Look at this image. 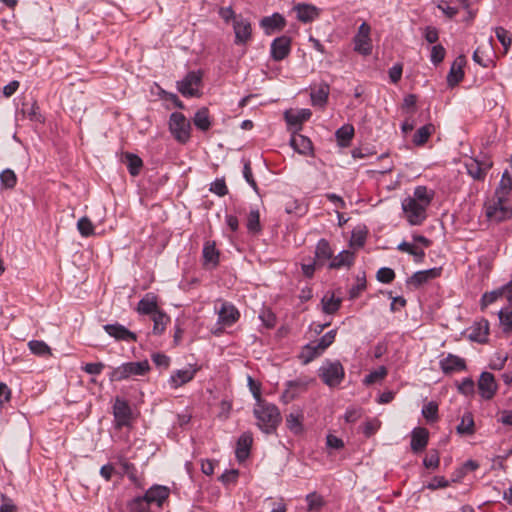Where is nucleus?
Masks as SVG:
<instances>
[{
    "label": "nucleus",
    "mask_w": 512,
    "mask_h": 512,
    "mask_svg": "<svg viewBox=\"0 0 512 512\" xmlns=\"http://www.w3.org/2000/svg\"><path fill=\"white\" fill-rule=\"evenodd\" d=\"M253 396L257 400L253 410L257 427L266 434L274 433L282 420L278 407L262 400L259 391Z\"/></svg>",
    "instance_id": "1"
},
{
    "label": "nucleus",
    "mask_w": 512,
    "mask_h": 512,
    "mask_svg": "<svg viewBox=\"0 0 512 512\" xmlns=\"http://www.w3.org/2000/svg\"><path fill=\"white\" fill-rule=\"evenodd\" d=\"M486 218L493 223H500L512 218V207L508 200L492 198L484 205Z\"/></svg>",
    "instance_id": "2"
},
{
    "label": "nucleus",
    "mask_w": 512,
    "mask_h": 512,
    "mask_svg": "<svg viewBox=\"0 0 512 512\" xmlns=\"http://www.w3.org/2000/svg\"><path fill=\"white\" fill-rule=\"evenodd\" d=\"M169 131L179 143L185 144L191 137V124L180 112H173L169 118Z\"/></svg>",
    "instance_id": "3"
},
{
    "label": "nucleus",
    "mask_w": 512,
    "mask_h": 512,
    "mask_svg": "<svg viewBox=\"0 0 512 512\" xmlns=\"http://www.w3.org/2000/svg\"><path fill=\"white\" fill-rule=\"evenodd\" d=\"M337 330L333 329L324 334L317 342L307 344L302 351L301 358L307 364L320 356L335 340Z\"/></svg>",
    "instance_id": "4"
},
{
    "label": "nucleus",
    "mask_w": 512,
    "mask_h": 512,
    "mask_svg": "<svg viewBox=\"0 0 512 512\" xmlns=\"http://www.w3.org/2000/svg\"><path fill=\"white\" fill-rule=\"evenodd\" d=\"M150 369L148 361L127 362L116 368L110 373L111 381H122L131 376H142Z\"/></svg>",
    "instance_id": "5"
},
{
    "label": "nucleus",
    "mask_w": 512,
    "mask_h": 512,
    "mask_svg": "<svg viewBox=\"0 0 512 512\" xmlns=\"http://www.w3.org/2000/svg\"><path fill=\"white\" fill-rule=\"evenodd\" d=\"M345 371L339 361H325L319 368V377L329 387L338 386L344 379Z\"/></svg>",
    "instance_id": "6"
},
{
    "label": "nucleus",
    "mask_w": 512,
    "mask_h": 512,
    "mask_svg": "<svg viewBox=\"0 0 512 512\" xmlns=\"http://www.w3.org/2000/svg\"><path fill=\"white\" fill-rule=\"evenodd\" d=\"M312 382L313 379L308 376H299L293 380L287 381L285 383V389L281 394V401L284 404L292 402L301 394L305 393Z\"/></svg>",
    "instance_id": "7"
},
{
    "label": "nucleus",
    "mask_w": 512,
    "mask_h": 512,
    "mask_svg": "<svg viewBox=\"0 0 512 512\" xmlns=\"http://www.w3.org/2000/svg\"><path fill=\"white\" fill-rule=\"evenodd\" d=\"M428 207L418 203L410 197L405 198L402 201V210L404 212L405 218L409 222L410 225L416 226L421 225L425 219L427 218V210Z\"/></svg>",
    "instance_id": "8"
},
{
    "label": "nucleus",
    "mask_w": 512,
    "mask_h": 512,
    "mask_svg": "<svg viewBox=\"0 0 512 512\" xmlns=\"http://www.w3.org/2000/svg\"><path fill=\"white\" fill-rule=\"evenodd\" d=\"M202 82V72L190 71L180 81L177 82V89L184 97L199 96V87Z\"/></svg>",
    "instance_id": "9"
},
{
    "label": "nucleus",
    "mask_w": 512,
    "mask_h": 512,
    "mask_svg": "<svg viewBox=\"0 0 512 512\" xmlns=\"http://www.w3.org/2000/svg\"><path fill=\"white\" fill-rule=\"evenodd\" d=\"M371 28L366 23L363 22L357 31V34L354 36V50L363 55L368 56L372 53V40L370 38Z\"/></svg>",
    "instance_id": "10"
},
{
    "label": "nucleus",
    "mask_w": 512,
    "mask_h": 512,
    "mask_svg": "<svg viewBox=\"0 0 512 512\" xmlns=\"http://www.w3.org/2000/svg\"><path fill=\"white\" fill-rule=\"evenodd\" d=\"M197 371L198 368L192 365H189L187 368L174 371L168 379V386L171 389H177L189 383L194 379Z\"/></svg>",
    "instance_id": "11"
},
{
    "label": "nucleus",
    "mask_w": 512,
    "mask_h": 512,
    "mask_svg": "<svg viewBox=\"0 0 512 512\" xmlns=\"http://www.w3.org/2000/svg\"><path fill=\"white\" fill-rule=\"evenodd\" d=\"M466 171L474 180L482 181L485 179L487 172L492 167V162L488 159L479 161L470 158L465 163Z\"/></svg>",
    "instance_id": "12"
},
{
    "label": "nucleus",
    "mask_w": 512,
    "mask_h": 512,
    "mask_svg": "<svg viewBox=\"0 0 512 512\" xmlns=\"http://www.w3.org/2000/svg\"><path fill=\"white\" fill-rule=\"evenodd\" d=\"M291 51V38L282 35L275 38L270 47V54L274 61H282L285 59Z\"/></svg>",
    "instance_id": "13"
},
{
    "label": "nucleus",
    "mask_w": 512,
    "mask_h": 512,
    "mask_svg": "<svg viewBox=\"0 0 512 512\" xmlns=\"http://www.w3.org/2000/svg\"><path fill=\"white\" fill-rule=\"evenodd\" d=\"M113 415L117 428L128 426L131 420V408L129 404L120 398H116L113 406Z\"/></svg>",
    "instance_id": "14"
},
{
    "label": "nucleus",
    "mask_w": 512,
    "mask_h": 512,
    "mask_svg": "<svg viewBox=\"0 0 512 512\" xmlns=\"http://www.w3.org/2000/svg\"><path fill=\"white\" fill-rule=\"evenodd\" d=\"M103 329L109 336L113 337L117 341H124L127 343L137 341L136 334L119 323L106 324L103 326Z\"/></svg>",
    "instance_id": "15"
},
{
    "label": "nucleus",
    "mask_w": 512,
    "mask_h": 512,
    "mask_svg": "<svg viewBox=\"0 0 512 512\" xmlns=\"http://www.w3.org/2000/svg\"><path fill=\"white\" fill-rule=\"evenodd\" d=\"M497 383L490 372H482L478 380V390L483 399L490 400L497 391Z\"/></svg>",
    "instance_id": "16"
},
{
    "label": "nucleus",
    "mask_w": 512,
    "mask_h": 512,
    "mask_svg": "<svg viewBox=\"0 0 512 512\" xmlns=\"http://www.w3.org/2000/svg\"><path fill=\"white\" fill-rule=\"evenodd\" d=\"M297 19L302 23H310L316 20L321 13V9L313 4L298 3L293 7Z\"/></svg>",
    "instance_id": "17"
},
{
    "label": "nucleus",
    "mask_w": 512,
    "mask_h": 512,
    "mask_svg": "<svg viewBox=\"0 0 512 512\" xmlns=\"http://www.w3.org/2000/svg\"><path fill=\"white\" fill-rule=\"evenodd\" d=\"M286 426L294 435H300L304 432V411L300 407H295L286 415Z\"/></svg>",
    "instance_id": "18"
},
{
    "label": "nucleus",
    "mask_w": 512,
    "mask_h": 512,
    "mask_svg": "<svg viewBox=\"0 0 512 512\" xmlns=\"http://www.w3.org/2000/svg\"><path fill=\"white\" fill-rule=\"evenodd\" d=\"M439 366L444 374L464 371L467 368L466 362L463 358L451 353L439 361Z\"/></svg>",
    "instance_id": "19"
},
{
    "label": "nucleus",
    "mask_w": 512,
    "mask_h": 512,
    "mask_svg": "<svg viewBox=\"0 0 512 512\" xmlns=\"http://www.w3.org/2000/svg\"><path fill=\"white\" fill-rule=\"evenodd\" d=\"M233 29L235 33V43L236 44H245L251 38L252 28L251 24L248 20L239 16V18H235L233 22Z\"/></svg>",
    "instance_id": "20"
},
{
    "label": "nucleus",
    "mask_w": 512,
    "mask_h": 512,
    "mask_svg": "<svg viewBox=\"0 0 512 512\" xmlns=\"http://www.w3.org/2000/svg\"><path fill=\"white\" fill-rule=\"evenodd\" d=\"M429 441V432L426 428L416 427L411 432V450L419 453L425 450Z\"/></svg>",
    "instance_id": "21"
},
{
    "label": "nucleus",
    "mask_w": 512,
    "mask_h": 512,
    "mask_svg": "<svg viewBox=\"0 0 512 512\" xmlns=\"http://www.w3.org/2000/svg\"><path fill=\"white\" fill-rule=\"evenodd\" d=\"M286 25L285 18L279 14L274 13L271 16H266L261 19L260 26L264 29L267 35L281 31Z\"/></svg>",
    "instance_id": "22"
},
{
    "label": "nucleus",
    "mask_w": 512,
    "mask_h": 512,
    "mask_svg": "<svg viewBox=\"0 0 512 512\" xmlns=\"http://www.w3.org/2000/svg\"><path fill=\"white\" fill-rule=\"evenodd\" d=\"M466 64L464 56L457 57L450 67V71L447 75V84L449 87L456 86L464 77L463 68Z\"/></svg>",
    "instance_id": "23"
},
{
    "label": "nucleus",
    "mask_w": 512,
    "mask_h": 512,
    "mask_svg": "<svg viewBox=\"0 0 512 512\" xmlns=\"http://www.w3.org/2000/svg\"><path fill=\"white\" fill-rule=\"evenodd\" d=\"M239 311L234 305L224 302L218 312V322L223 326H231L239 319Z\"/></svg>",
    "instance_id": "24"
},
{
    "label": "nucleus",
    "mask_w": 512,
    "mask_h": 512,
    "mask_svg": "<svg viewBox=\"0 0 512 512\" xmlns=\"http://www.w3.org/2000/svg\"><path fill=\"white\" fill-rule=\"evenodd\" d=\"M489 334V322L485 319L475 322L470 328L469 338L478 343H485Z\"/></svg>",
    "instance_id": "25"
},
{
    "label": "nucleus",
    "mask_w": 512,
    "mask_h": 512,
    "mask_svg": "<svg viewBox=\"0 0 512 512\" xmlns=\"http://www.w3.org/2000/svg\"><path fill=\"white\" fill-rule=\"evenodd\" d=\"M333 257V250L326 239H320L315 249V261L318 266H322L326 261L331 260Z\"/></svg>",
    "instance_id": "26"
},
{
    "label": "nucleus",
    "mask_w": 512,
    "mask_h": 512,
    "mask_svg": "<svg viewBox=\"0 0 512 512\" xmlns=\"http://www.w3.org/2000/svg\"><path fill=\"white\" fill-rule=\"evenodd\" d=\"M252 442L253 438L250 432H244L239 437L235 451L236 457L239 461H243L249 456Z\"/></svg>",
    "instance_id": "27"
},
{
    "label": "nucleus",
    "mask_w": 512,
    "mask_h": 512,
    "mask_svg": "<svg viewBox=\"0 0 512 512\" xmlns=\"http://www.w3.org/2000/svg\"><path fill=\"white\" fill-rule=\"evenodd\" d=\"M441 274V268H431L415 272L410 278V282L416 287L427 283L429 280L435 279Z\"/></svg>",
    "instance_id": "28"
},
{
    "label": "nucleus",
    "mask_w": 512,
    "mask_h": 512,
    "mask_svg": "<svg viewBox=\"0 0 512 512\" xmlns=\"http://www.w3.org/2000/svg\"><path fill=\"white\" fill-rule=\"evenodd\" d=\"M168 496L169 490L164 486H153L145 493V497L149 504L155 503L158 506H161Z\"/></svg>",
    "instance_id": "29"
},
{
    "label": "nucleus",
    "mask_w": 512,
    "mask_h": 512,
    "mask_svg": "<svg viewBox=\"0 0 512 512\" xmlns=\"http://www.w3.org/2000/svg\"><path fill=\"white\" fill-rule=\"evenodd\" d=\"M137 311L140 314H154L158 310L157 305V297L153 293H147L145 296L138 302Z\"/></svg>",
    "instance_id": "30"
},
{
    "label": "nucleus",
    "mask_w": 512,
    "mask_h": 512,
    "mask_svg": "<svg viewBox=\"0 0 512 512\" xmlns=\"http://www.w3.org/2000/svg\"><path fill=\"white\" fill-rule=\"evenodd\" d=\"M354 253L349 250H343L335 257H332L328 267L330 269H339L342 267H350L354 262Z\"/></svg>",
    "instance_id": "31"
},
{
    "label": "nucleus",
    "mask_w": 512,
    "mask_h": 512,
    "mask_svg": "<svg viewBox=\"0 0 512 512\" xmlns=\"http://www.w3.org/2000/svg\"><path fill=\"white\" fill-rule=\"evenodd\" d=\"M290 145L300 154L306 155L312 151L311 140L301 134H293L290 139Z\"/></svg>",
    "instance_id": "32"
},
{
    "label": "nucleus",
    "mask_w": 512,
    "mask_h": 512,
    "mask_svg": "<svg viewBox=\"0 0 512 512\" xmlns=\"http://www.w3.org/2000/svg\"><path fill=\"white\" fill-rule=\"evenodd\" d=\"M512 191V175L505 171L501 177L498 187L495 191L496 198H502L508 200V196Z\"/></svg>",
    "instance_id": "33"
},
{
    "label": "nucleus",
    "mask_w": 512,
    "mask_h": 512,
    "mask_svg": "<svg viewBox=\"0 0 512 512\" xmlns=\"http://www.w3.org/2000/svg\"><path fill=\"white\" fill-rule=\"evenodd\" d=\"M329 91V85L326 83H321L317 88L313 89L311 92L312 104L324 106L328 100Z\"/></svg>",
    "instance_id": "34"
},
{
    "label": "nucleus",
    "mask_w": 512,
    "mask_h": 512,
    "mask_svg": "<svg viewBox=\"0 0 512 512\" xmlns=\"http://www.w3.org/2000/svg\"><path fill=\"white\" fill-rule=\"evenodd\" d=\"M311 114L309 109H301L297 112L287 111L285 113V119L288 125L300 126L311 117Z\"/></svg>",
    "instance_id": "35"
},
{
    "label": "nucleus",
    "mask_w": 512,
    "mask_h": 512,
    "mask_svg": "<svg viewBox=\"0 0 512 512\" xmlns=\"http://www.w3.org/2000/svg\"><path fill=\"white\" fill-rule=\"evenodd\" d=\"M397 249L401 252L412 255L417 263L422 262L425 257L424 249L419 248L415 243L403 241L397 246Z\"/></svg>",
    "instance_id": "36"
},
{
    "label": "nucleus",
    "mask_w": 512,
    "mask_h": 512,
    "mask_svg": "<svg viewBox=\"0 0 512 512\" xmlns=\"http://www.w3.org/2000/svg\"><path fill=\"white\" fill-rule=\"evenodd\" d=\"M434 193L433 191L429 190L426 186H417L414 189L413 196H409L410 199L421 203L422 205L429 207L432 199H433Z\"/></svg>",
    "instance_id": "37"
},
{
    "label": "nucleus",
    "mask_w": 512,
    "mask_h": 512,
    "mask_svg": "<svg viewBox=\"0 0 512 512\" xmlns=\"http://www.w3.org/2000/svg\"><path fill=\"white\" fill-rule=\"evenodd\" d=\"M194 125L201 131H207L211 127L209 110L206 107L199 109L193 118Z\"/></svg>",
    "instance_id": "38"
},
{
    "label": "nucleus",
    "mask_w": 512,
    "mask_h": 512,
    "mask_svg": "<svg viewBox=\"0 0 512 512\" xmlns=\"http://www.w3.org/2000/svg\"><path fill=\"white\" fill-rule=\"evenodd\" d=\"M307 512H320L325 505L323 496L317 492H312L306 495Z\"/></svg>",
    "instance_id": "39"
},
{
    "label": "nucleus",
    "mask_w": 512,
    "mask_h": 512,
    "mask_svg": "<svg viewBox=\"0 0 512 512\" xmlns=\"http://www.w3.org/2000/svg\"><path fill=\"white\" fill-rule=\"evenodd\" d=\"M435 132V127L433 124L429 123L422 127H420L413 138V143L417 146H421L425 144L429 137Z\"/></svg>",
    "instance_id": "40"
},
{
    "label": "nucleus",
    "mask_w": 512,
    "mask_h": 512,
    "mask_svg": "<svg viewBox=\"0 0 512 512\" xmlns=\"http://www.w3.org/2000/svg\"><path fill=\"white\" fill-rule=\"evenodd\" d=\"M203 259L205 264H212L215 267L219 261V252L214 243L206 242L203 247Z\"/></svg>",
    "instance_id": "41"
},
{
    "label": "nucleus",
    "mask_w": 512,
    "mask_h": 512,
    "mask_svg": "<svg viewBox=\"0 0 512 512\" xmlns=\"http://www.w3.org/2000/svg\"><path fill=\"white\" fill-rule=\"evenodd\" d=\"M152 321H153V332L154 334H162L164 330L166 329L167 324L170 321L169 316H167L162 311H157L154 314H152Z\"/></svg>",
    "instance_id": "42"
},
{
    "label": "nucleus",
    "mask_w": 512,
    "mask_h": 512,
    "mask_svg": "<svg viewBox=\"0 0 512 512\" xmlns=\"http://www.w3.org/2000/svg\"><path fill=\"white\" fill-rule=\"evenodd\" d=\"M335 135L341 146H347L354 136V127L350 124H345L336 131Z\"/></svg>",
    "instance_id": "43"
},
{
    "label": "nucleus",
    "mask_w": 512,
    "mask_h": 512,
    "mask_svg": "<svg viewBox=\"0 0 512 512\" xmlns=\"http://www.w3.org/2000/svg\"><path fill=\"white\" fill-rule=\"evenodd\" d=\"M461 435H472L474 433V420L471 413H465L456 428Z\"/></svg>",
    "instance_id": "44"
},
{
    "label": "nucleus",
    "mask_w": 512,
    "mask_h": 512,
    "mask_svg": "<svg viewBox=\"0 0 512 512\" xmlns=\"http://www.w3.org/2000/svg\"><path fill=\"white\" fill-rule=\"evenodd\" d=\"M323 311L327 314H333L340 308L341 298H336L333 294H326L322 298Z\"/></svg>",
    "instance_id": "45"
},
{
    "label": "nucleus",
    "mask_w": 512,
    "mask_h": 512,
    "mask_svg": "<svg viewBox=\"0 0 512 512\" xmlns=\"http://www.w3.org/2000/svg\"><path fill=\"white\" fill-rule=\"evenodd\" d=\"M28 347L36 356H50L51 355V348L42 340H31L28 342Z\"/></svg>",
    "instance_id": "46"
},
{
    "label": "nucleus",
    "mask_w": 512,
    "mask_h": 512,
    "mask_svg": "<svg viewBox=\"0 0 512 512\" xmlns=\"http://www.w3.org/2000/svg\"><path fill=\"white\" fill-rule=\"evenodd\" d=\"M125 158H126V163H127V168H128L129 173L132 176H137L140 172L142 165H143L141 158L132 153H127L125 155Z\"/></svg>",
    "instance_id": "47"
},
{
    "label": "nucleus",
    "mask_w": 512,
    "mask_h": 512,
    "mask_svg": "<svg viewBox=\"0 0 512 512\" xmlns=\"http://www.w3.org/2000/svg\"><path fill=\"white\" fill-rule=\"evenodd\" d=\"M247 229L251 233H258L261 231L260 214L257 209L249 212L247 218Z\"/></svg>",
    "instance_id": "48"
},
{
    "label": "nucleus",
    "mask_w": 512,
    "mask_h": 512,
    "mask_svg": "<svg viewBox=\"0 0 512 512\" xmlns=\"http://www.w3.org/2000/svg\"><path fill=\"white\" fill-rule=\"evenodd\" d=\"M422 415L428 422H435L438 419V404L434 401L425 404L422 408Z\"/></svg>",
    "instance_id": "49"
},
{
    "label": "nucleus",
    "mask_w": 512,
    "mask_h": 512,
    "mask_svg": "<svg viewBox=\"0 0 512 512\" xmlns=\"http://www.w3.org/2000/svg\"><path fill=\"white\" fill-rule=\"evenodd\" d=\"M500 298H502L500 287L490 292H485L480 300L481 309L484 310L487 306L496 302Z\"/></svg>",
    "instance_id": "50"
},
{
    "label": "nucleus",
    "mask_w": 512,
    "mask_h": 512,
    "mask_svg": "<svg viewBox=\"0 0 512 512\" xmlns=\"http://www.w3.org/2000/svg\"><path fill=\"white\" fill-rule=\"evenodd\" d=\"M386 375L387 369L384 366H380L376 370L366 375L363 382L366 385H371L373 383L383 380L386 377Z\"/></svg>",
    "instance_id": "51"
},
{
    "label": "nucleus",
    "mask_w": 512,
    "mask_h": 512,
    "mask_svg": "<svg viewBox=\"0 0 512 512\" xmlns=\"http://www.w3.org/2000/svg\"><path fill=\"white\" fill-rule=\"evenodd\" d=\"M500 324L504 332H508L512 329V309L503 308L498 313Z\"/></svg>",
    "instance_id": "52"
},
{
    "label": "nucleus",
    "mask_w": 512,
    "mask_h": 512,
    "mask_svg": "<svg viewBox=\"0 0 512 512\" xmlns=\"http://www.w3.org/2000/svg\"><path fill=\"white\" fill-rule=\"evenodd\" d=\"M495 34H496L498 41L504 47L505 52H507L512 43V38H511L510 32L503 27H496Z\"/></svg>",
    "instance_id": "53"
},
{
    "label": "nucleus",
    "mask_w": 512,
    "mask_h": 512,
    "mask_svg": "<svg viewBox=\"0 0 512 512\" xmlns=\"http://www.w3.org/2000/svg\"><path fill=\"white\" fill-rule=\"evenodd\" d=\"M119 464L122 468V473L126 474L133 482L137 481V470L134 464L130 463L127 459L119 457Z\"/></svg>",
    "instance_id": "54"
},
{
    "label": "nucleus",
    "mask_w": 512,
    "mask_h": 512,
    "mask_svg": "<svg viewBox=\"0 0 512 512\" xmlns=\"http://www.w3.org/2000/svg\"><path fill=\"white\" fill-rule=\"evenodd\" d=\"M149 502L145 495L142 497L134 498L129 504L130 512H147L149 509Z\"/></svg>",
    "instance_id": "55"
},
{
    "label": "nucleus",
    "mask_w": 512,
    "mask_h": 512,
    "mask_svg": "<svg viewBox=\"0 0 512 512\" xmlns=\"http://www.w3.org/2000/svg\"><path fill=\"white\" fill-rule=\"evenodd\" d=\"M77 228L83 237H89L94 234V226L87 217H82L78 220Z\"/></svg>",
    "instance_id": "56"
},
{
    "label": "nucleus",
    "mask_w": 512,
    "mask_h": 512,
    "mask_svg": "<svg viewBox=\"0 0 512 512\" xmlns=\"http://www.w3.org/2000/svg\"><path fill=\"white\" fill-rule=\"evenodd\" d=\"M0 181L6 188H14L17 184V176L11 169H5L0 174Z\"/></svg>",
    "instance_id": "57"
},
{
    "label": "nucleus",
    "mask_w": 512,
    "mask_h": 512,
    "mask_svg": "<svg viewBox=\"0 0 512 512\" xmlns=\"http://www.w3.org/2000/svg\"><path fill=\"white\" fill-rule=\"evenodd\" d=\"M376 278L381 283H391L395 279V272L388 267H382L377 271Z\"/></svg>",
    "instance_id": "58"
},
{
    "label": "nucleus",
    "mask_w": 512,
    "mask_h": 512,
    "mask_svg": "<svg viewBox=\"0 0 512 512\" xmlns=\"http://www.w3.org/2000/svg\"><path fill=\"white\" fill-rule=\"evenodd\" d=\"M445 55H446V50L442 45H440V44L434 45L431 48L430 60L434 65H437L444 60Z\"/></svg>",
    "instance_id": "59"
},
{
    "label": "nucleus",
    "mask_w": 512,
    "mask_h": 512,
    "mask_svg": "<svg viewBox=\"0 0 512 512\" xmlns=\"http://www.w3.org/2000/svg\"><path fill=\"white\" fill-rule=\"evenodd\" d=\"M243 177L246 182L253 188L254 191L258 190L257 183L253 177L251 164L249 160H243Z\"/></svg>",
    "instance_id": "60"
},
{
    "label": "nucleus",
    "mask_w": 512,
    "mask_h": 512,
    "mask_svg": "<svg viewBox=\"0 0 512 512\" xmlns=\"http://www.w3.org/2000/svg\"><path fill=\"white\" fill-rule=\"evenodd\" d=\"M259 319L261 320L262 324L268 329H271L276 325V316L269 309L262 310L261 313L259 314Z\"/></svg>",
    "instance_id": "61"
},
{
    "label": "nucleus",
    "mask_w": 512,
    "mask_h": 512,
    "mask_svg": "<svg viewBox=\"0 0 512 512\" xmlns=\"http://www.w3.org/2000/svg\"><path fill=\"white\" fill-rule=\"evenodd\" d=\"M210 191L220 197L225 196L228 193V188L226 186L225 180L223 178H217L215 181L211 183Z\"/></svg>",
    "instance_id": "62"
},
{
    "label": "nucleus",
    "mask_w": 512,
    "mask_h": 512,
    "mask_svg": "<svg viewBox=\"0 0 512 512\" xmlns=\"http://www.w3.org/2000/svg\"><path fill=\"white\" fill-rule=\"evenodd\" d=\"M356 280H357V283L355 285H353L349 290L350 299L357 298L361 294V292L364 291L366 288L365 276H362V277L358 276Z\"/></svg>",
    "instance_id": "63"
},
{
    "label": "nucleus",
    "mask_w": 512,
    "mask_h": 512,
    "mask_svg": "<svg viewBox=\"0 0 512 512\" xmlns=\"http://www.w3.org/2000/svg\"><path fill=\"white\" fill-rule=\"evenodd\" d=\"M440 457L436 450H432L429 454L423 459V465L430 469H435L439 466Z\"/></svg>",
    "instance_id": "64"
}]
</instances>
